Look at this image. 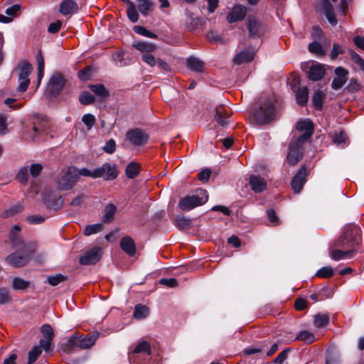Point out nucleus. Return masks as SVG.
Returning <instances> with one entry per match:
<instances>
[{"label":"nucleus","mask_w":364,"mask_h":364,"mask_svg":"<svg viewBox=\"0 0 364 364\" xmlns=\"http://www.w3.org/2000/svg\"><path fill=\"white\" fill-rule=\"evenodd\" d=\"M89 173L90 170L86 168L70 166L59 173L57 187L60 191H69L76 185L80 176L88 177Z\"/></svg>","instance_id":"obj_1"},{"label":"nucleus","mask_w":364,"mask_h":364,"mask_svg":"<svg viewBox=\"0 0 364 364\" xmlns=\"http://www.w3.org/2000/svg\"><path fill=\"white\" fill-rule=\"evenodd\" d=\"M362 243V231L359 226L351 225L346 228L343 235L334 242L333 247L346 250L353 249Z\"/></svg>","instance_id":"obj_2"},{"label":"nucleus","mask_w":364,"mask_h":364,"mask_svg":"<svg viewBox=\"0 0 364 364\" xmlns=\"http://www.w3.org/2000/svg\"><path fill=\"white\" fill-rule=\"evenodd\" d=\"M36 248V242H29L28 243V247L27 245H23L14 253L9 255L6 257V261L14 267H23L30 261L31 255Z\"/></svg>","instance_id":"obj_3"},{"label":"nucleus","mask_w":364,"mask_h":364,"mask_svg":"<svg viewBox=\"0 0 364 364\" xmlns=\"http://www.w3.org/2000/svg\"><path fill=\"white\" fill-rule=\"evenodd\" d=\"M151 348L150 344L145 341H139L130 353V360L136 364H150Z\"/></svg>","instance_id":"obj_4"},{"label":"nucleus","mask_w":364,"mask_h":364,"mask_svg":"<svg viewBox=\"0 0 364 364\" xmlns=\"http://www.w3.org/2000/svg\"><path fill=\"white\" fill-rule=\"evenodd\" d=\"M207 191L203 189L198 190L196 193L181 198L178 206L183 210H190L197 206L201 205L208 201Z\"/></svg>","instance_id":"obj_5"},{"label":"nucleus","mask_w":364,"mask_h":364,"mask_svg":"<svg viewBox=\"0 0 364 364\" xmlns=\"http://www.w3.org/2000/svg\"><path fill=\"white\" fill-rule=\"evenodd\" d=\"M274 107L270 101L262 104L256 111L255 117L259 124H264L270 122L274 117Z\"/></svg>","instance_id":"obj_6"},{"label":"nucleus","mask_w":364,"mask_h":364,"mask_svg":"<svg viewBox=\"0 0 364 364\" xmlns=\"http://www.w3.org/2000/svg\"><path fill=\"white\" fill-rule=\"evenodd\" d=\"M33 68L31 63L28 62H22L18 65V82L19 85L17 88L20 92H24L29 84L30 80L28 78L29 75L31 73Z\"/></svg>","instance_id":"obj_7"},{"label":"nucleus","mask_w":364,"mask_h":364,"mask_svg":"<svg viewBox=\"0 0 364 364\" xmlns=\"http://www.w3.org/2000/svg\"><path fill=\"white\" fill-rule=\"evenodd\" d=\"M117 176V173L114 166L109 164H105L101 167L97 168L93 171L90 170L88 177L92 178H104L106 180H112Z\"/></svg>","instance_id":"obj_8"},{"label":"nucleus","mask_w":364,"mask_h":364,"mask_svg":"<svg viewBox=\"0 0 364 364\" xmlns=\"http://www.w3.org/2000/svg\"><path fill=\"white\" fill-rule=\"evenodd\" d=\"M304 144V143H299L298 140L296 139H291L287 156V161L290 165L294 166L301 159L303 153L302 145Z\"/></svg>","instance_id":"obj_9"},{"label":"nucleus","mask_w":364,"mask_h":364,"mask_svg":"<svg viewBox=\"0 0 364 364\" xmlns=\"http://www.w3.org/2000/svg\"><path fill=\"white\" fill-rule=\"evenodd\" d=\"M65 83V80L59 72H55L50 77L48 82L47 90L53 96L58 95L63 90Z\"/></svg>","instance_id":"obj_10"},{"label":"nucleus","mask_w":364,"mask_h":364,"mask_svg":"<svg viewBox=\"0 0 364 364\" xmlns=\"http://www.w3.org/2000/svg\"><path fill=\"white\" fill-rule=\"evenodd\" d=\"M43 200L48 208L53 209L54 210L61 208L63 203V200L61 196H58L53 191H45Z\"/></svg>","instance_id":"obj_11"},{"label":"nucleus","mask_w":364,"mask_h":364,"mask_svg":"<svg viewBox=\"0 0 364 364\" xmlns=\"http://www.w3.org/2000/svg\"><path fill=\"white\" fill-rule=\"evenodd\" d=\"M126 136L127 140L134 146H143L149 139V135L139 129L129 130Z\"/></svg>","instance_id":"obj_12"},{"label":"nucleus","mask_w":364,"mask_h":364,"mask_svg":"<svg viewBox=\"0 0 364 364\" xmlns=\"http://www.w3.org/2000/svg\"><path fill=\"white\" fill-rule=\"evenodd\" d=\"M296 129L304 133L296 139L299 143L306 142L314 133V124L309 119L299 121L296 124Z\"/></svg>","instance_id":"obj_13"},{"label":"nucleus","mask_w":364,"mask_h":364,"mask_svg":"<svg viewBox=\"0 0 364 364\" xmlns=\"http://www.w3.org/2000/svg\"><path fill=\"white\" fill-rule=\"evenodd\" d=\"M247 21L249 36L250 38H260L264 34L265 28L261 21L255 17H249Z\"/></svg>","instance_id":"obj_14"},{"label":"nucleus","mask_w":364,"mask_h":364,"mask_svg":"<svg viewBox=\"0 0 364 364\" xmlns=\"http://www.w3.org/2000/svg\"><path fill=\"white\" fill-rule=\"evenodd\" d=\"M141 60L151 68L157 66L161 70L167 72L170 70L169 65L160 58H155L152 53L147 55H141Z\"/></svg>","instance_id":"obj_15"},{"label":"nucleus","mask_w":364,"mask_h":364,"mask_svg":"<svg viewBox=\"0 0 364 364\" xmlns=\"http://www.w3.org/2000/svg\"><path fill=\"white\" fill-rule=\"evenodd\" d=\"M306 176L307 171L304 166H302L291 181V188L294 193H298L301 191L306 182Z\"/></svg>","instance_id":"obj_16"},{"label":"nucleus","mask_w":364,"mask_h":364,"mask_svg":"<svg viewBox=\"0 0 364 364\" xmlns=\"http://www.w3.org/2000/svg\"><path fill=\"white\" fill-rule=\"evenodd\" d=\"M100 248L94 247L90 251H87L83 256L80 259V263L83 265L94 264L97 262L100 257Z\"/></svg>","instance_id":"obj_17"},{"label":"nucleus","mask_w":364,"mask_h":364,"mask_svg":"<svg viewBox=\"0 0 364 364\" xmlns=\"http://www.w3.org/2000/svg\"><path fill=\"white\" fill-rule=\"evenodd\" d=\"M308 77L312 81L321 80L326 74V69L323 65L318 63H313L307 72Z\"/></svg>","instance_id":"obj_18"},{"label":"nucleus","mask_w":364,"mask_h":364,"mask_svg":"<svg viewBox=\"0 0 364 364\" xmlns=\"http://www.w3.org/2000/svg\"><path fill=\"white\" fill-rule=\"evenodd\" d=\"M247 13L246 7L242 5L235 6L227 16L229 23H235L237 21L242 20Z\"/></svg>","instance_id":"obj_19"},{"label":"nucleus","mask_w":364,"mask_h":364,"mask_svg":"<svg viewBox=\"0 0 364 364\" xmlns=\"http://www.w3.org/2000/svg\"><path fill=\"white\" fill-rule=\"evenodd\" d=\"M321 5L324 15L332 26L337 24V19L333 11V5L329 0H321Z\"/></svg>","instance_id":"obj_20"},{"label":"nucleus","mask_w":364,"mask_h":364,"mask_svg":"<svg viewBox=\"0 0 364 364\" xmlns=\"http://www.w3.org/2000/svg\"><path fill=\"white\" fill-rule=\"evenodd\" d=\"M80 340L79 333L70 336L63 346V350L67 353H70L77 348L80 349Z\"/></svg>","instance_id":"obj_21"},{"label":"nucleus","mask_w":364,"mask_h":364,"mask_svg":"<svg viewBox=\"0 0 364 364\" xmlns=\"http://www.w3.org/2000/svg\"><path fill=\"white\" fill-rule=\"evenodd\" d=\"M249 184L253 191L260 193L267 188V182L264 178L259 176H251L249 178Z\"/></svg>","instance_id":"obj_22"},{"label":"nucleus","mask_w":364,"mask_h":364,"mask_svg":"<svg viewBox=\"0 0 364 364\" xmlns=\"http://www.w3.org/2000/svg\"><path fill=\"white\" fill-rule=\"evenodd\" d=\"M255 51L252 49H245L238 53L234 58L235 64L241 65L247 63L253 60Z\"/></svg>","instance_id":"obj_23"},{"label":"nucleus","mask_w":364,"mask_h":364,"mask_svg":"<svg viewBox=\"0 0 364 364\" xmlns=\"http://www.w3.org/2000/svg\"><path fill=\"white\" fill-rule=\"evenodd\" d=\"M132 46L139 50L141 55L153 53L156 49V44L145 41H134Z\"/></svg>","instance_id":"obj_24"},{"label":"nucleus","mask_w":364,"mask_h":364,"mask_svg":"<svg viewBox=\"0 0 364 364\" xmlns=\"http://www.w3.org/2000/svg\"><path fill=\"white\" fill-rule=\"evenodd\" d=\"M187 68L196 73H201L204 72L205 64L197 57L191 56L186 60Z\"/></svg>","instance_id":"obj_25"},{"label":"nucleus","mask_w":364,"mask_h":364,"mask_svg":"<svg viewBox=\"0 0 364 364\" xmlns=\"http://www.w3.org/2000/svg\"><path fill=\"white\" fill-rule=\"evenodd\" d=\"M354 250H342V249H333V247H330V257L335 261H339L346 258L352 257Z\"/></svg>","instance_id":"obj_26"},{"label":"nucleus","mask_w":364,"mask_h":364,"mask_svg":"<svg viewBox=\"0 0 364 364\" xmlns=\"http://www.w3.org/2000/svg\"><path fill=\"white\" fill-rule=\"evenodd\" d=\"M120 247L129 256H134L136 253V245L134 241L129 236H125L121 239Z\"/></svg>","instance_id":"obj_27"},{"label":"nucleus","mask_w":364,"mask_h":364,"mask_svg":"<svg viewBox=\"0 0 364 364\" xmlns=\"http://www.w3.org/2000/svg\"><path fill=\"white\" fill-rule=\"evenodd\" d=\"M80 340V349H86L93 346L99 337V333L95 331L84 336L79 333Z\"/></svg>","instance_id":"obj_28"},{"label":"nucleus","mask_w":364,"mask_h":364,"mask_svg":"<svg viewBox=\"0 0 364 364\" xmlns=\"http://www.w3.org/2000/svg\"><path fill=\"white\" fill-rule=\"evenodd\" d=\"M78 11L77 4L73 0H64L61 2L60 12L63 15H70Z\"/></svg>","instance_id":"obj_29"},{"label":"nucleus","mask_w":364,"mask_h":364,"mask_svg":"<svg viewBox=\"0 0 364 364\" xmlns=\"http://www.w3.org/2000/svg\"><path fill=\"white\" fill-rule=\"evenodd\" d=\"M296 102L300 106L306 105L309 99V90L307 87H302L298 89L296 93Z\"/></svg>","instance_id":"obj_30"},{"label":"nucleus","mask_w":364,"mask_h":364,"mask_svg":"<svg viewBox=\"0 0 364 364\" xmlns=\"http://www.w3.org/2000/svg\"><path fill=\"white\" fill-rule=\"evenodd\" d=\"M116 210L117 207L114 204L109 203L106 205L104 210L105 215L102 218V221L105 223L112 222L114 220Z\"/></svg>","instance_id":"obj_31"},{"label":"nucleus","mask_w":364,"mask_h":364,"mask_svg":"<svg viewBox=\"0 0 364 364\" xmlns=\"http://www.w3.org/2000/svg\"><path fill=\"white\" fill-rule=\"evenodd\" d=\"M296 341H301L306 344H311L316 340L315 336L313 333L306 330L301 331L295 338Z\"/></svg>","instance_id":"obj_32"},{"label":"nucleus","mask_w":364,"mask_h":364,"mask_svg":"<svg viewBox=\"0 0 364 364\" xmlns=\"http://www.w3.org/2000/svg\"><path fill=\"white\" fill-rule=\"evenodd\" d=\"M149 309L142 304H137L134 308V316L136 319H144L149 315Z\"/></svg>","instance_id":"obj_33"},{"label":"nucleus","mask_w":364,"mask_h":364,"mask_svg":"<svg viewBox=\"0 0 364 364\" xmlns=\"http://www.w3.org/2000/svg\"><path fill=\"white\" fill-rule=\"evenodd\" d=\"M223 112H225V115L228 117V114H226V111L225 110L223 107L220 106L216 107L215 119L222 127H225L228 124V122L227 121L226 118L223 115Z\"/></svg>","instance_id":"obj_34"},{"label":"nucleus","mask_w":364,"mask_h":364,"mask_svg":"<svg viewBox=\"0 0 364 364\" xmlns=\"http://www.w3.org/2000/svg\"><path fill=\"white\" fill-rule=\"evenodd\" d=\"M309 50L319 57H323L326 55V51L321 44L316 41L309 44Z\"/></svg>","instance_id":"obj_35"},{"label":"nucleus","mask_w":364,"mask_h":364,"mask_svg":"<svg viewBox=\"0 0 364 364\" xmlns=\"http://www.w3.org/2000/svg\"><path fill=\"white\" fill-rule=\"evenodd\" d=\"M30 282L20 277H14L12 281V288L14 290H25L29 287Z\"/></svg>","instance_id":"obj_36"},{"label":"nucleus","mask_w":364,"mask_h":364,"mask_svg":"<svg viewBox=\"0 0 364 364\" xmlns=\"http://www.w3.org/2000/svg\"><path fill=\"white\" fill-rule=\"evenodd\" d=\"M23 210V205L21 203H16L1 213L4 218L12 217Z\"/></svg>","instance_id":"obj_37"},{"label":"nucleus","mask_w":364,"mask_h":364,"mask_svg":"<svg viewBox=\"0 0 364 364\" xmlns=\"http://www.w3.org/2000/svg\"><path fill=\"white\" fill-rule=\"evenodd\" d=\"M133 30L136 33L147 38L154 39H156L158 38L156 34L147 30L145 27L141 26H134Z\"/></svg>","instance_id":"obj_38"},{"label":"nucleus","mask_w":364,"mask_h":364,"mask_svg":"<svg viewBox=\"0 0 364 364\" xmlns=\"http://www.w3.org/2000/svg\"><path fill=\"white\" fill-rule=\"evenodd\" d=\"M324 100V94L321 91H316L312 97V102L316 109H321L323 102Z\"/></svg>","instance_id":"obj_39"},{"label":"nucleus","mask_w":364,"mask_h":364,"mask_svg":"<svg viewBox=\"0 0 364 364\" xmlns=\"http://www.w3.org/2000/svg\"><path fill=\"white\" fill-rule=\"evenodd\" d=\"M330 318L326 314H318L314 316V325L316 327H325L329 323Z\"/></svg>","instance_id":"obj_40"},{"label":"nucleus","mask_w":364,"mask_h":364,"mask_svg":"<svg viewBox=\"0 0 364 364\" xmlns=\"http://www.w3.org/2000/svg\"><path fill=\"white\" fill-rule=\"evenodd\" d=\"M104 225L102 223H96L93 225H88L84 229V234L86 236H90L92 234L100 232L103 230Z\"/></svg>","instance_id":"obj_41"},{"label":"nucleus","mask_w":364,"mask_h":364,"mask_svg":"<svg viewBox=\"0 0 364 364\" xmlns=\"http://www.w3.org/2000/svg\"><path fill=\"white\" fill-rule=\"evenodd\" d=\"M41 353L42 350L40 349V347L35 346L31 350L28 352V364L34 363Z\"/></svg>","instance_id":"obj_42"},{"label":"nucleus","mask_w":364,"mask_h":364,"mask_svg":"<svg viewBox=\"0 0 364 364\" xmlns=\"http://www.w3.org/2000/svg\"><path fill=\"white\" fill-rule=\"evenodd\" d=\"M139 12L146 16L151 7V2L149 0H136Z\"/></svg>","instance_id":"obj_43"},{"label":"nucleus","mask_w":364,"mask_h":364,"mask_svg":"<svg viewBox=\"0 0 364 364\" xmlns=\"http://www.w3.org/2000/svg\"><path fill=\"white\" fill-rule=\"evenodd\" d=\"M345 53V48L340 44L334 43L333 44L332 50L330 52V58L331 60H336L338 55L343 54Z\"/></svg>","instance_id":"obj_44"},{"label":"nucleus","mask_w":364,"mask_h":364,"mask_svg":"<svg viewBox=\"0 0 364 364\" xmlns=\"http://www.w3.org/2000/svg\"><path fill=\"white\" fill-rule=\"evenodd\" d=\"M10 241H11V243L12 245V246L14 247V248H21L23 245H27L28 246V243L26 244L23 242L21 236L18 235V234H14V233H10Z\"/></svg>","instance_id":"obj_45"},{"label":"nucleus","mask_w":364,"mask_h":364,"mask_svg":"<svg viewBox=\"0 0 364 364\" xmlns=\"http://www.w3.org/2000/svg\"><path fill=\"white\" fill-rule=\"evenodd\" d=\"M79 100L81 104L87 105L92 104L95 101V97L89 92H82L80 97Z\"/></svg>","instance_id":"obj_46"},{"label":"nucleus","mask_w":364,"mask_h":364,"mask_svg":"<svg viewBox=\"0 0 364 364\" xmlns=\"http://www.w3.org/2000/svg\"><path fill=\"white\" fill-rule=\"evenodd\" d=\"M139 173V166L134 163H130L126 168V174L128 178H134Z\"/></svg>","instance_id":"obj_47"},{"label":"nucleus","mask_w":364,"mask_h":364,"mask_svg":"<svg viewBox=\"0 0 364 364\" xmlns=\"http://www.w3.org/2000/svg\"><path fill=\"white\" fill-rule=\"evenodd\" d=\"M90 90L100 97H106L108 95L105 86L101 84L92 85L90 86Z\"/></svg>","instance_id":"obj_48"},{"label":"nucleus","mask_w":364,"mask_h":364,"mask_svg":"<svg viewBox=\"0 0 364 364\" xmlns=\"http://www.w3.org/2000/svg\"><path fill=\"white\" fill-rule=\"evenodd\" d=\"M321 278H330L333 275V269L331 267H323L318 269L316 274Z\"/></svg>","instance_id":"obj_49"},{"label":"nucleus","mask_w":364,"mask_h":364,"mask_svg":"<svg viewBox=\"0 0 364 364\" xmlns=\"http://www.w3.org/2000/svg\"><path fill=\"white\" fill-rule=\"evenodd\" d=\"M82 122L87 127V130H90L96 122V119L94 115L91 114H86L82 116Z\"/></svg>","instance_id":"obj_50"},{"label":"nucleus","mask_w":364,"mask_h":364,"mask_svg":"<svg viewBox=\"0 0 364 364\" xmlns=\"http://www.w3.org/2000/svg\"><path fill=\"white\" fill-rule=\"evenodd\" d=\"M127 15L131 22L136 23L138 21L139 14L136 10L135 4L127 8Z\"/></svg>","instance_id":"obj_51"},{"label":"nucleus","mask_w":364,"mask_h":364,"mask_svg":"<svg viewBox=\"0 0 364 364\" xmlns=\"http://www.w3.org/2000/svg\"><path fill=\"white\" fill-rule=\"evenodd\" d=\"M28 178V169L27 167H22L19 169L16 179L23 184L26 183Z\"/></svg>","instance_id":"obj_52"},{"label":"nucleus","mask_w":364,"mask_h":364,"mask_svg":"<svg viewBox=\"0 0 364 364\" xmlns=\"http://www.w3.org/2000/svg\"><path fill=\"white\" fill-rule=\"evenodd\" d=\"M349 55L353 61L364 71V60L353 50H349Z\"/></svg>","instance_id":"obj_53"},{"label":"nucleus","mask_w":364,"mask_h":364,"mask_svg":"<svg viewBox=\"0 0 364 364\" xmlns=\"http://www.w3.org/2000/svg\"><path fill=\"white\" fill-rule=\"evenodd\" d=\"M191 220L183 216H178L175 219V224L180 228H186L190 226Z\"/></svg>","instance_id":"obj_54"},{"label":"nucleus","mask_w":364,"mask_h":364,"mask_svg":"<svg viewBox=\"0 0 364 364\" xmlns=\"http://www.w3.org/2000/svg\"><path fill=\"white\" fill-rule=\"evenodd\" d=\"M11 301L9 291L6 288H0V305L6 304Z\"/></svg>","instance_id":"obj_55"},{"label":"nucleus","mask_w":364,"mask_h":364,"mask_svg":"<svg viewBox=\"0 0 364 364\" xmlns=\"http://www.w3.org/2000/svg\"><path fill=\"white\" fill-rule=\"evenodd\" d=\"M65 279H66L65 276H64L61 274H57L55 275L48 277L47 280H48V282L51 286H56L58 284H60V282L65 281Z\"/></svg>","instance_id":"obj_56"},{"label":"nucleus","mask_w":364,"mask_h":364,"mask_svg":"<svg viewBox=\"0 0 364 364\" xmlns=\"http://www.w3.org/2000/svg\"><path fill=\"white\" fill-rule=\"evenodd\" d=\"M41 332L43 335V338L53 339L54 332L52 327L48 324H44L41 326Z\"/></svg>","instance_id":"obj_57"},{"label":"nucleus","mask_w":364,"mask_h":364,"mask_svg":"<svg viewBox=\"0 0 364 364\" xmlns=\"http://www.w3.org/2000/svg\"><path fill=\"white\" fill-rule=\"evenodd\" d=\"M347 139V135L343 131H341L339 133H336L333 137V143L337 145L343 144Z\"/></svg>","instance_id":"obj_58"},{"label":"nucleus","mask_w":364,"mask_h":364,"mask_svg":"<svg viewBox=\"0 0 364 364\" xmlns=\"http://www.w3.org/2000/svg\"><path fill=\"white\" fill-rule=\"evenodd\" d=\"M361 88V85L358 82L356 79L352 78L350 80L348 85L346 87V89L350 92H355L360 90Z\"/></svg>","instance_id":"obj_59"},{"label":"nucleus","mask_w":364,"mask_h":364,"mask_svg":"<svg viewBox=\"0 0 364 364\" xmlns=\"http://www.w3.org/2000/svg\"><path fill=\"white\" fill-rule=\"evenodd\" d=\"M53 339L41 338L39 341L40 349H43L46 352H48L51 348Z\"/></svg>","instance_id":"obj_60"},{"label":"nucleus","mask_w":364,"mask_h":364,"mask_svg":"<svg viewBox=\"0 0 364 364\" xmlns=\"http://www.w3.org/2000/svg\"><path fill=\"white\" fill-rule=\"evenodd\" d=\"M159 282L160 284L167 286L171 288L176 287L178 284L177 279L175 278H163L161 279Z\"/></svg>","instance_id":"obj_61"},{"label":"nucleus","mask_w":364,"mask_h":364,"mask_svg":"<svg viewBox=\"0 0 364 364\" xmlns=\"http://www.w3.org/2000/svg\"><path fill=\"white\" fill-rule=\"evenodd\" d=\"M116 143L112 139L108 140L103 146V150L108 154H112L115 151Z\"/></svg>","instance_id":"obj_62"},{"label":"nucleus","mask_w":364,"mask_h":364,"mask_svg":"<svg viewBox=\"0 0 364 364\" xmlns=\"http://www.w3.org/2000/svg\"><path fill=\"white\" fill-rule=\"evenodd\" d=\"M211 175V171L209 168H205L200 171L198 174V179L203 182H207Z\"/></svg>","instance_id":"obj_63"},{"label":"nucleus","mask_w":364,"mask_h":364,"mask_svg":"<svg viewBox=\"0 0 364 364\" xmlns=\"http://www.w3.org/2000/svg\"><path fill=\"white\" fill-rule=\"evenodd\" d=\"M289 351V348H285L284 350H283L274 360L273 363L274 364H282L284 361L287 359V353Z\"/></svg>","instance_id":"obj_64"}]
</instances>
